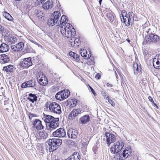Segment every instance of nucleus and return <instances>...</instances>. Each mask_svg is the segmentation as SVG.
Wrapping results in <instances>:
<instances>
[{"instance_id": "f03ea898", "label": "nucleus", "mask_w": 160, "mask_h": 160, "mask_svg": "<svg viewBox=\"0 0 160 160\" xmlns=\"http://www.w3.org/2000/svg\"><path fill=\"white\" fill-rule=\"evenodd\" d=\"M60 32L64 37L67 38H69L72 36H74L76 34L75 29L69 23H66L65 25L61 26Z\"/></svg>"}, {"instance_id": "c756f323", "label": "nucleus", "mask_w": 160, "mask_h": 160, "mask_svg": "<svg viewBox=\"0 0 160 160\" xmlns=\"http://www.w3.org/2000/svg\"><path fill=\"white\" fill-rule=\"evenodd\" d=\"M62 92L63 99H64L69 96L70 94V92L67 90H64L61 91Z\"/></svg>"}, {"instance_id": "c9c22d12", "label": "nucleus", "mask_w": 160, "mask_h": 160, "mask_svg": "<svg viewBox=\"0 0 160 160\" xmlns=\"http://www.w3.org/2000/svg\"><path fill=\"white\" fill-rule=\"evenodd\" d=\"M80 53L81 56L85 59H88L89 57V55L88 54L87 55V51L84 49L81 50Z\"/></svg>"}, {"instance_id": "37998d69", "label": "nucleus", "mask_w": 160, "mask_h": 160, "mask_svg": "<svg viewBox=\"0 0 160 160\" xmlns=\"http://www.w3.org/2000/svg\"><path fill=\"white\" fill-rule=\"evenodd\" d=\"M11 49L14 52H18L19 51L16 45H13L11 46Z\"/></svg>"}, {"instance_id": "f8f14e48", "label": "nucleus", "mask_w": 160, "mask_h": 160, "mask_svg": "<svg viewBox=\"0 0 160 160\" xmlns=\"http://www.w3.org/2000/svg\"><path fill=\"white\" fill-rule=\"evenodd\" d=\"M78 135V131L77 130L70 128L69 129L68 132V137L72 139L76 138Z\"/></svg>"}, {"instance_id": "49530a36", "label": "nucleus", "mask_w": 160, "mask_h": 160, "mask_svg": "<svg viewBox=\"0 0 160 160\" xmlns=\"http://www.w3.org/2000/svg\"><path fill=\"white\" fill-rule=\"evenodd\" d=\"M109 102L111 105L113 107L115 106V103L111 99H109L108 100Z\"/></svg>"}, {"instance_id": "5701e85b", "label": "nucleus", "mask_w": 160, "mask_h": 160, "mask_svg": "<svg viewBox=\"0 0 160 160\" xmlns=\"http://www.w3.org/2000/svg\"><path fill=\"white\" fill-rule=\"evenodd\" d=\"M52 2L51 1L48 0L42 4V7L45 9H48L51 8L52 7Z\"/></svg>"}, {"instance_id": "f704fd0d", "label": "nucleus", "mask_w": 160, "mask_h": 160, "mask_svg": "<svg viewBox=\"0 0 160 160\" xmlns=\"http://www.w3.org/2000/svg\"><path fill=\"white\" fill-rule=\"evenodd\" d=\"M56 24H57V21L55 22L53 19L52 17L48 20V24L49 26H52Z\"/></svg>"}, {"instance_id": "4d7b16f0", "label": "nucleus", "mask_w": 160, "mask_h": 160, "mask_svg": "<svg viewBox=\"0 0 160 160\" xmlns=\"http://www.w3.org/2000/svg\"><path fill=\"white\" fill-rule=\"evenodd\" d=\"M91 61V62H90V64H93L94 63V59L93 58H91L90 59Z\"/></svg>"}, {"instance_id": "58836bf2", "label": "nucleus", "mask_w": 160, "mask_h": 160, "mask_svg": "<svg viewBox=\"0 0 160 160\" xmlns=\"http://www.w3.org/2000/svg\"><path fill=\"white\" fill-rule=\"evenodd\" d=\"M16 45L19 51H20L23 49L24 45L23 42H20L17 44Z\"/></svg>"}, {"instance_id": "393cba45", "label": "nucleus", "mask_w": 160, "mask_h": 160, "mask_svg": "<svg viewBox=\"0 0 160 160\" xmlns=\"http://www.w3.org/2000/svg\"><path fill=\"white\" fill-rule=\"evenodd\" d=\"M11 33V32L8 30L5 29L3 30L2 36H4V39L5 41L7 40L12 35Z\"/></svg>"}, {"instance_id": "0eeeda50", "label": "nucleus", "mask_w": 160, "mask_h": 160, "mask_svg": "<svg viewBox=\"0 0 160 160\" xmlns=\"http://www.w3.org/2000/svg\"><path fill=\"white\" fill-rule=\"evenodd\" d=\"M32 65V58L30 57L24 58L19 64V65L20 67L25 68H28Z\"/></svg>"}, {"instance_id": "6ab92c4d", "label": "nucleus", "mask_w": 160, "mask_h": 160, "mask_svg": "<svg viewBox=\"0 0 160 160\" xmlns=\"http://www.w3.org/2000/svg\"><path fill=\"white\" fill-rule=\"evenodd\" d=\"M133 69L134 73L137 74L140 73L141 71V68L140 65L138 64L137 63H135L133 65Z\"/></svg>"}, {"instance_id": "f257e3e1", "label": "nucleus", "mask_w": 160, "mask_h": 160, "mask_svg": "<svg viewBox=\"0 0 160 160\" xmlns=\"http://www.w3.org/2000/svg\"><path fill=\"white\" fill-rule=\"evenodd\" d=\"M135 15L132 12H129L127 14L126 10H123L122 11L120 17L122 22H123L125 25L128 26L130 23L132 24L134 20L137 21L138 18L134 17Z\"/></svg>"}, {"instance_id": "bb28decb", "label": "nucleus", "mask_w": 160, "mask_h": 160, "mask_svg": "<svg viewBox=\"0 0 160 160\" xmlns=\"http://www.w3.org/2000/svg\"><path fill=\"white\" fill-rule=\"evenodd\" d=\"M68 19L64 15H63L61 18V19L59 21V24H61V26H63V25H65V24L67 23Z\"/></svg>"}, {"instance_id": "bf43d9fd", "label": "nucleus", "mask_w": 160, "mask_h": 160, "mask_svg": "<svg viewBox=\"0 0 160 160\" xmlns=\"http://www.w3.org/2000/svg\"><path fill=\"white\" fill-rule=\"evenodd\" d=\"M153 106L155 107H156V108H158V106L157 105V104L155 103L154 102H153V104H152Z\"/></svg>"}, {"instance_id": "774afa93", "label": "nucleus", "mask_w": 160, "mask_h": 160, "mask_svg": "<svg viewBox=\"0 0 160 160\" xmlns=\"http://www.w3.org/2000/svg\"><path fill=\"white\" fill-rule=\"evenodd\" d=\"M128 42H130V40H128Z\"/></svg>"}, {"instance_id": "2f4dec72", "label": "nucleus", "mask_w": 160, "mask_h": 160, "mask_svg": "<svg viewBox=\"0 0 160 160\" xmlns=\"http://www.w3.org/2000/svg\"><path fill=\"white\" fill-rule=\"evenodd\" d=\"M39 136L41 139H45L48 136V134L46 131H41L39 133Z\"/></svg>"}, {"instance_id": "3c124183", "label": "nucleus", "mask_w": 160, "mask_h": 160, "mask_svg": "<svg viewBox=\"0 0 160 160\" xmlns=\"http://www.w3.org/2000/svg\"><path fill=\"white\" fill-rule=\"evenodd\" d=\"M27 99L29 100L30 101L32 102V103H33L35 101L32 98H31L30 97H28Z\"/></svg>"}, {"instance_id": "423d86ee", "label": "nucleus", "mask_w": 160, "mask_h": 160, "mask_svg": "<svg viewBox=\"0 0 160 160\" xmlns=\"http://www.w3.org/2000/svg\"><path fill=\"white\" fill-rule=\"evenodd\" d=\"M50 111L52 112L60 114L61 113L60 105L55 102L51 103L48 106Z\"/></svg>"}, {"instance_id": "72a5a7b5", "label": "nucleus", "mask_w": 160, "mask_h": 160, "mask_svg": "<svg viewBox=\"0 0 160 160\" xmlns=\"http://www.w3.org/2000/svg\"><path fill=\"white\" fill-rule=\"evenodd\" d=\"M46 78H44V79L41 78L39 79L38 80V82L40 85L45 86L47 84L48 82Z\"/></svg>"}, {"instance_id": "39448f33", "label": "nucleus", "mask_w": 160, "mask_h": 160, "mask_svg": "<svg viewBox=\"0 0 160 160\" xmlns=\"http://www.w3.org/2000/svg\"><path fill=\"white\" fill-rule=\"evenodd\" d=\"M146 36L145 42L148 44L156 43L159 40V36L154 33H151L150 35L146 34Z\"/></svg>"}, {"instance_id": "09e8293b", "label": "nucleus", "mask_w": 160, "mask_h": 160, "mask_svg": "<svg viewBox=\"0 0 160 160\" xmlns=\"http://www.w3.org/2000/svg\"><path fill=\"white\" fill-rule=\"evenodd\" d=\"M148 99L152 103V104H153V102H154L153 98L149 96L148 97Z\"/></svg>"}, {"instance_id": "864d4df0", "label": "nucleus", "mask_w": 160, "mask_h": 160, "mask_svg": "<svg viewBox=\"0 0 160 160\" xmlns=\"http://www.w3.org/2000/svg\"><path fill=\"white\" fill-rule=\"evenodd\" d=\"M150 30V29H148L147 30H146L144 32V33H145V35H146V33L147 34V35H150V34L149 33V32Z\"/></svg>"}, {"instance_id": "052dcab7", "label": "nucleus", "mask_w": 160, "mask_h": 160, "mask_svg": "<svg viewBox=\"0 0 160 160\" xmlns=\"http://www.w3.org/2000/svg\"><path fill=\"white\" fill-rule=\"evenodd\" d=\"M65 160H73L72 159V158L70 156L69 157H68L67 159H66Z\"/></svg>"}, {"instance_id": "69168bd1", "label": "nucleus", "mask_w": 160, "mask_h": 160, "mask_svg": "<svg viewBox=\"0 0 160 160\" xmlns=\"http://www.w3.org/2000/svg\"><path fill=\"white\" fill-rule=\"evenodd\" d=\"M100 75H99V76H98V79H99V78H100Z\"/></svg>"}, {"instance_id": "9d476101", "label": "nucleus", "mask_w": 160, "mask_h": 160, "mask_svg": "<svg viewBox=\"0 0 160 160\" xmlns=\"http://www.w3.org/2000/svg\"><path fill=\"white\" fill-rule=\"evenodd\" d=\"M106 138V143L109 146L111 143L114 142L116 140V136L108 132H106L105 133Z\"/></svg>"}, {"instance_id": "6e6552de", "label": "nucleus", "mask_w": 160, "mask_h": 160, "mask_svg": "<svg viewBox=\"0 0 160 160\" xmlns=\"http://www.w3.org/2000/svg\"><path fill=\"white\" fill-rule=\"evenodd\" d=\"M82 112H83L82 109L80 108L74 109L69 114L68 119L70 120H74L79 114Z\"/></svg>"}, {"instance_id": "0e129e2a", "label": "nucleus", "mask_w": 160, "mask_h": 160, "mask_svg": "<svg viewBox=\"0 0 160 160\" xmlns=\"http://www.w3.org/2000/svg\"><path fill=\"white\" fill-rule=\"evenodd\" d=\"M103 94H104V95H106V93L105 92H104L103 93H102V95H103Z\"/></svg>"}, {"instance_id": "dca6fc26", "label": "nucleus", "mask_w": 160, "mask_h": 160, "mask_svg": "<svg viewBox=\"0 0 160 160\" xmlns=\"http://www.w3.org/2000/svg\"><path fill=\"white\" fill-rule=\"evenodd\" d=\"M33 124L35 128L37 130H41L44 128V127L42 124V121L38 119H35Z\"/></svg>"}, {"instance_id": "20e7f679", "label": "nucleus", "mask_w": 160, "mask_h": 160, "mask_svg": "<svg viewBox=\"0 0 160 160\" xmlns=\"http://www.w3.org/2000/svg\"><path fill=\"white\" fill-rule=\"evenodd\" d=\"M124 145V142L122 139H120L116 142L112 146L110 149V151L112 153L115 154L118 153L122 149Z\"/></svg>"}, {"instance_id": "4c0bfd02", "label": "nucleus", "mask_w": 160, "mask_h": 160, "mask_svg": "<svg viewBox=\"0 0 160 160\" xmlns=\"http://www.w3.org/2000/svg\"><path fill=\"white\" fill-rule=\"evenodd\" d=\"M74 37V36H72L69 37L70 38V39L69 40V42L72 46L73 47H76V45L75 42V38Z\"/></svg>"}, {"instance_id": "b1692460", "label": "nucleus", "mask_w": 160, "mask_h": 160, "mask_svg": "<svg viewBox=\"0 0 160 160\" xmlns=\"http://www.w3.org/2000/svg\"><path fill=\"white\" fill-rule=\"evenodd\" d=\"M9 47L5 43H2L0 46V52L8 51L9 50Z\"/></svg>"}, {"instance_id": "c85d7f7f", "label": "nucleus", "mask_w": 160, "mask_h": 160, "mask_svg": "<svg viewBox=\"0 0 160 160\" xmlns=\"http://www.w3.org/2000/svg\"><path fill=\"white\" fill-rule=\"evenodd\" d=\"M116 154L113 155V160H123L124 159L123 158L122 154L116 153Z\"/></svg>"}, {"instance_id": "a878e982", "label": "nucleus", "mask_w": 160, "mask_h": 160, "mask_svg": "<svg viewBox=\"0 0 160 160\" xmlns=\"http://www.w3.org/2000/svg\"><path fill=\"white\" fill-rule=\"evenodd\" d=\"M18 40V38L16 36L13 37L12 35L6 41H7L9 44H13L17 42Z\"/></svg>"}, {"instance_id": "603ef678", "label": "nucleus", "mask_w": 160, "mask_h": 160, "mask_svg": "<svg viewBox=\"0 0 160 160\" xmlns=\"http://www.w3.org/2000/svg\"><path fill=\"white\" fill-rule=\"evenodd\" d=\"M103 96L104 97V98L106 100H108L109 99V97L108 95H104L103 94Z\"/></svg>"}, {"instance_id": "6e6d98bb", "label": "nucleus", "mask_w": 160, "mask_h": 160, "mask_svg": "<svg viewBox=\"0 0 160 160\" xmlns=\"http://www.w3.org/2000/svg\"><path fill=\"white\" fill-rule=\"evenodd\" d=\"M89 141H87L86 142L83 143V145L84 146H87L89 143Z\"/></svg>"}, {"instance_id": "5fc2aeb1", "label": "nucleus", "mask_w": 160, "mask_h": 160, "mask_svg": "<svg viewBox=\"0 0 160 160\" xmlns=\"http://www.w3.org/2000/svg\"><path fill=\"white\" fill-rule=\"evenodd\" d=\"M34 115L32 113H30L29 114V119H32V117H34Z\"/></svg>"}, {"instance_id": "a18cd8bd", "label": "nucleus", "mask_w": 160, "mask_h": 160, "mask_svg": "<svg viewBox=\"0 0 160 160\" xmlns=\"http://www.w3.org/2000/svg\"><path fill=\"white\" fill-rule=\"evenodd\" d=\"M75 44L76 45V47H78L79 45V44L80 42L79 39L78 38H75Z\"/></svg>"}, {"instance_id": "473e14b6", "label": "nucleus", "mask_w": 160, "mask_h": 160, "mask_svg": "<svg viewBox=\"0 0 160 160\" xmlns=\"http://www.w3.org/2000/svg\"><path fill=\"white\" fill-rule=\"evenodd\" d=\"M69 55L77 61L79 60V56L75 53L70 52H69Z\"/></svg>"}, {"instance_id": "4468645a", "label": "nucleus", "mask_w": 160, "mask_h": 160, "mask_svg": "<svg viewBox=\"0 0 160 160\" xmlns=\"http://www.w3.org/2000/svg\"><path fill=\"white\" fill-rule=\"evenodd\" d=\"M35 80H31L22 83L21 85V87L22 88H25L26 87H33L35 86Z\"/></svg>"}, {"instance_id": "ea45409f", "label": "nucleus", "mask_w": 160, "mask_h": 160, "mask_svg": "<svg viewBox=\"0 0 160 160\" xmlns=\"http://www.w3.org/2000/svg\"><path fill=\"white\" fill-rule=\"evenodd\" d=\"M3 16L5 18L9 21H12L13 20V18L8 13L5 12L3 14Z\"/></svg>"}, {"instance_id": "4be33fe9", "label": "nucleus", "mask_w": 160, "mask_h": 160, "mask_svg": "<svg viewBox=\"0 0 160 160\" xmlns=\"http://www.w3.org/2000/svg\"><path fill=\"white\" fill-rule=\"evenodd\" d=\"M61 14L60 12L59 11H57L53 13L52 16V17L53 19H54L55 22L57 21V24L58 25H59L58 20Z\"/></svg>"}, {"instance_id": "a19ab883", "label": "nucleus", "mask_w": 160, "mask_h": 160, "mask_svg": "<svg viewBox=\"0 0 160 160\" xmlns=\"http://www.w3.org/2000/svg\"><path fill=\"white\" fill-rule=\"evenodd\" d=\"M62 92H58L55 95L56 98L59 100H63L62 98Z\"/></svg>"}, {"instance_id": "9b49d317", "label": "nucleus", "mask_w": 160, "mask_h": 160, "mask_svg": "<svg viewBox=\"0 0 160 160\" xmlns=\"http://www.w3.org/2000/svg\"><path fill=\"white\" fill-rule=\"evenodd\" d=\"M59 125V119L58 118H56V119H55L54 120L50 123L47 127L48 128V129L52 130L58 127Z\"/></svg>"}, {"instance_id": "2eb2a0df", "label": "nucleus", "mask_w": 160, "mask_h": 160, "mask_svg": "<svg viewBox=\"0 0 160 160\" xmlns=\"http://www.w3.org/2000/svg\"><path fill=\"white\" fill-rule=\"evenodd\" d=\"M153 65L154 67L157 69H160V55L156 56L153 60Z\"/></svg>"}, {"instance_id": "680f3d73", "label": "nucleus", "mask_w": 160, "mask_h": 160, "mask_svg": "<svg viewBox=\"0 0 160 160\" xmlns=\"http://www.w3.org/2000/svg\"><path fill=\"white\" fill-rule=\"evenodd\" d=\"M102 1V0H99V3L100 5H101Z\"/></svg>"}, {"instance_id": "412c9836", "label": "nucleus", "mask_w": 160, "mask_h": 160, "mask_svg": "<svg viewBox=\"0 0 160 160\" xmlns=\"http://www.w3.org/2000/svg\"><path fill=\"white\" fill-rule=\"evenodd\" d=\"M15 68L14 66L11 65H9L4 67L3 70L7 72H10L12 73L15 70Z\"/></svg>"}, {"instance_id": "e2e57ef3", "label": "nucleus", "mask_w": 160, "mask_h": 160, "mask_svg": "<svg viewBox=\"0 0 160 160\" xmlns=\"http://www.w3.org/2000/svg\"><path fill=\"white\" fill-rule=\"evenodd\" d=\"M26 51L27 52H29L30 51L29 50V49H27V50H26Z\"/></svg>"}, {"instance_id": "79ce46f5", "label": "nucleus", "mask_w": 160, "mask_h": 160, "mask_svg": "<svg viewBox=\"0 0 160 160\" xmlns=\"http://www.w3.org/2000/svg\"><path fill=\"white\" fill-rule=\"evenodd\" d=\"M28 96L30 98H32L35 101H36L37 100V97L35 94H32V93H30L28 94Z\"/></svg>"}, {"instance_id": "7ed1b4c3", "label": "nucleus", "mask_w": 160, "mask_h": 160, "mask_svg": "<svg viewBox=\"0 0 160 160\" xmlns=\"http://www.w3.org/2000/svg\"><path fill=\"white\" fill-rule=\"evenodd\" d=\"M48 142V147L50 152H52L57 149L62 143V140L59 139H50Z\"/></svg>"}, {"instance_id": "13d9d810", "label": "nucleus", "mask_w": 160, "mask_h": 160, "mask_svg": "<svg viewBox=\"0 0 160 160\" xmlns=\"http://www.w3.org/2000/svg\"><path fill=\"white\" fill-rule=\"evenodd\" d=\"M39 152L41 153H43V152L44 150L42 147L39 150Z\"/></svg>"}, {"instance_id": "e433bc0d", "label": "nucleus", "mask_w": 160, "mask_h": 160, "mask_svg": "<svg viewBox=\"0 0 160 160\" xmlns=\"http://www.w3.org/2000/svg\"><path fill=\"white\" fill-rule=\"evenodd\" d=\"M106 16L111 22H112L114 20V18L112 13H108L106 14Z\"/></svg>"}, {"instance_id": "cd10ccee", "label": "nucleus", "mask_w": 160, "mask_h": 160, "mask_svg": "<svg viewBox=\"0 0 160 160\" xmlns=\"http://www.w3.org/2000/svg\"><path fill=\"white\" fill-rule=\"evenodd\" d=\"M73 160H80L81 158L80 154L78 152H74L70 156Z\"/></svg>"}, {"instance_id": "de8ad7c7", "label": "nucleus", "mask_w": 160, "mask_h": 160, "mask_svg": "<svg viewBox=\"0 0 160 160\" xmlns=\"http://www.w3.org/2000/svg\"><path fill=\"white\" fill-rule=\"evenodd\" d=\"M89 88H90V90H91L92 92L93 93V94L94 96H96V93L94 91V90L90 86H89Z\"/></svg>"}, {"instance_id": "f3484780", "label": "nucleus", "mask_w": 160, "mask_h": 160, "mask_svg": "<svg viewBox=\"0 0 160 160\" xmlns=\"http://www.w3.org/2000/svg\"><path fill=\"white\" fill-rule=\"evenodd\" d=\"M10 61L9 56L4 54H0V62L1 63H5L8 62Z\"/></svg>"}, {"instance_id": "338daca9", "label": "nucleus", "mask_w": 160, "mask_h": 160, "mask_svg": "<svg viewBox=\"0 0 160 160\" xmlns=\"http://www.w3.org/2000/svg\"><path fill=\"white\" fill-rule=\"evenodd\" d=\"M96 148V146L94 147L93 148V150H94V148Z\"/></svg>"}, {"instance_id": "ddd939ff", "label": "nucleus", "mask_w": 160, "mask_h": 160, "mask_svg": "<svg viewBox=\"0 0 160 160\" xmlns=\"http://www.w3.org/2000/svg\"><path fill=\"white\" fill-rule=\"evenodd\" d=\"M133 152L132 150L130 147H127L123 151L122 153L123 158L124 159L127 158L128 157L131 155Z\"/></svg>"}, {"instance_id": "1a4fd4ad", "label": "nucleus", "mask_w": 160, "mask_h": 160, "mask_svg": "<svg viewBox=\"0 0 160 160\" xmlns=\"http://www.w3.org/2000/svg\"><path fill=\"white\" fill-rule=\"evenodd\" d=\"M54 137L58 138H63L66 135V132L64 129L60 128L57 129L52 133Z\"/></svg>"}, {"instance_id": "c03bdc74", "label": "nucleus", "mask_w": 160, "mask_h": 160, "mask_svg": "<svg viewBox=\"0 0 160 160\" xmlns=\"http://www.w3.org/2000/svg\"><path fill=\"white\" fill-rule=\"evenodd\" d=\"M78 100L76 99H73L72 100V103L71 105H72V107H74L76 105L77 103Z\"/></svg>"}, {"instance_id": "aec40b11", "label": "nucleus", "mask_w": 160, "mask_h": 160, "mask_svg": "<svg viewBox=\"0 0 160 160\" xmlns=\"http://www.w3.org/2000/svg\"><path fill=\"white\" fill-rule=\"evenodd\" d=\"M90 118L88 115H84L80 119V121L82 124H86L90 120Z\"/></svg>"}, {"instance_id": "8fccbe9b", "label": "nucleus", "mask_w": 160, "mask_h": 160, "mask_svg": "<svg viewBox=\"0 0 160 160\" xmlns=\"http://www.w3.org/2000/svg\"><path fill=\"white\" fill-rule=\"evenodd\" d=\"M105 84H104V85H105L107 87H112V84H111L108 82L105 83Z\"/></svg>"}, {"instance_id": "a211bd4d", "label": "nucleus", "mask_w": 160, "mask_h": 160, "mask_svg": "<svg viewBox=\"0 0 160 160\" xmlns=\"http://www.w3.org/2000/svg\"><path fill=\"white\" fill-rule=\"evenodd\" d=\"M44 122L46 123L47 126H48L49 124L52 122L53 120L56 119V118H55L53 116L49 115H45L44 118Z\"/></svg>"}, {"instance_id": "7c9ffc66", "label": "nucleus", "mask_w": 160, "mask_h": 160, "mask_svg": "<svg viewBox=\"0 0 160 160\" xmlns=\"http://www.w3.org/2000/svg\"><path fill=\"white\" fill-rule=\"evenodd\" d=\"M35 14L36 16L38 18V19H42L43 17V14L42 12L40 10L37 9L35 10Z\"/></svg>"}]
</instances>
